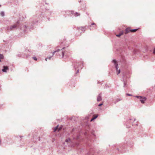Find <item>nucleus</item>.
<instances>
[{
    "instance_id": "obj_1",
    "label": "nucleus",
    "mask_w": 155,
    "mask_h": 155,
    "mask_svg": "<svg viewBox=\"0 0 155 155\" xmlns=\"http://www.w3.org/2000/svg\"><path fill=\"white\" fill-rule=\"evenodd\" d=\"M37 17L36 16L34 15L32 18L30 19L29 21L28 22L27 24L24 25L21 28V29L24 30V31L26 32L28 30L31 31L33 29L34 25L38 21Z\"/></svg>"
},
{
    "instance_id": "obj_2",
    "label": "nucleus",
    "mask_w": 155,
    "mask_h": 155,
    "mask_svg": "<svg viewBox=\"0 0 155 155\" xmlns=\"http://www.w3.org/2000/svg\"><path fill=\"white\" fill-rule=\"evenodd\" d=\"M19 24V21H17V22L13 25H11L10 26H8L6 28V29L8 31H12L17 27Z\"/></svg>"
},
{
    "instance_id": "obj_3",
    "label": "nucleus",
    "mask_w": 155,
    "mask_h": 155,
    "mask_svg": "<svg viewBox=\"0 0 155 155\" xmlns=\"http://www.w3.org/2000/svg\"><path fill=\"white\" fill-rule=\"evenodd\" d=\"M87 27L86 26H81L78 28L77 30L78 31V34L77 36H79L81 35L82 33H84Z\"/></svg>"
},
{
    "instance_id": "obj_4",
    "label": "nucleus",
    "mask_w": 155,
    "mask_h": 155,
    "mask_svg": "<svg viewBox=\"0 0 155 155\" xmlns=\"http://www.w3.org/2000/svg\"><path fill=\"white\" fill-rule=\"evenodd\" d=\"M136 97L140 99V101L142 104H144L145 102V101L147 100V98L146 97H142L141 96H136Z\"/></svg>"
},
{
    "instance_id": "obj_5",
    "label": "nucleus",
    "mask_w": 155,
    "mask_h": 155,
    "mask_svg": "<svg viewBox=\"0 0 155 155\" xmlns=\"http://www.w3.org/2000/svg\"><path fill=\"white\" fill-rule=\"evenodd\" d=\"M113 63H114L115 64V66L116 68V69L117 72V74H118L120 73V69H119L118 70V68H117V66L118 64L117 63V61L115 60H114L113 61Z\"/></svg>"
},
{
    "instance_id": "obj_6",
    "label": "nucleus",
    "mask_w": 155,
    "mask_h": 155,
    "mask_svg": "<svg viewBox=\"0 0 155 155\" xmlns=\"http://www.w3.org/2000/svg\"><path fill=\"white\" fill-rule=\"evenodd\" d=\"M130 27H128L126 28L125 29V34H126L129 33L130 32Z\"/></svg>"
},
{
    "instance_id": "obj_7",
    "label": "nucleus",
    "mask_w": 155,
    "mask_h": 155,
    "mask_svg": "<svg viewBox=\"0 0 155 155\" xmlns=\"http://www.w3.org/2000/svg\"><path fill=\"white\" fill-rule=\"evenodd\" d=\"M71 14L75 17H77L80 15V14L79 13L74 12V11L71 12Z\"/></svg>"
},
{
    "instance_id": "obj_8",
    "label": "nucleus",
    "mask_w": 155,
    "mask_h": 155,
    "mask_svg": "<svg viewBox=\"0 0 155 155\" xmlns=\"http://www.w3.org/2000/svg\"><path fill=\"white\" fill-rule=\"evenodd\" d=\"M4 68L2 69V71L4 72H6V70H8V67L7 66H4Z\"/></svg>"
},
{
    "instance_id": "obj_9",
    "label": "nucleus",
    "mask_w": 155,
    "mask_h": 155,
    "mask_svg": "<svg viewBox=\"0 0 155 155\" xmlns=\"http://www.w3.org/2000/svg\"><path fill=\"white\" fill-rule=\"evenodd\" d=\"M58 125L56 127H55L54 129V131H56L58 130L59 131L61 130V127H60L59 128H58Z\"/></svg>"
},
{
    "instance_id": "obj_10",
    "label": "nucleus",
    "mask_w": 155,
    "mask_h": 155,
    "mask_svg": "<svg viewBox=\"0 0 155 155\" xmlns=\"http://www.w3.org/2000/svg\"><path fill=\"white\" fill-rule=\"evenodd\" d=\"M123 31H121L120 33L116 35V36L118 38H120V36L124 34Z\"/></svg>"
},
{
    "instance_id": "obj_11",
    "label": "nucleus",
    "mask_w": 155,
    "mask_h": 155,
    "mask_svg": "<svg viewBox=\"0 0 155 155\" xmlns=\"http://www.w3.org/2000/svg\"><path fill=\"white\" fill-rule=\"evenodd\" d=\"M98 117V115H93V118L91 119V121H92L94 120L96 118Z\"/></svg>"
},
{
    "instance_id": "obj_12",
    "label": "nucleus",
    "mask_w": 155,
    "mask_h": 155,
    "mask_svg": "<svg viewBox=\"0 0 155 155\" xmlns=\"http://www.w3.org/2000/svg\"><path fill=\"white\" fill-rule=\"evenodd\" d=\"M102 98L101 96L99 95L97 97V101H100L101 100Z\"/></svg>"
},
{
    "instance_id": "obj_13",
    "label": "nucleus",
    "mask_w": 155,
    "mask_h": 155,
    "mask_svg": "<svg viewBox=\"0 0 155 155\" xmlns=\"http://www.w3.org/2000/svg\"><path fill=\"white\" fill-rule=\"evenodd\" d=\"M138 29H130V32H135L136 31H137V30Z\"/></svg>"
},
{
    "instance_id": "obj_14",
    "label": "nucleus",
    "mask_w": 155,
    "mask_h": 155,
    "mask_svg": "<svg viewBox=\"0 0 155 155\" xmlns=\"http://www.w3.org/2000/svg\"><path fill=\"white\" fill-rule=\"evenodd\" d=\"M0 15L2 17H4L5 15V12L4 11H1L0 12Z\"/></svg>"
},
{
    "instance_id": "obj_15",
    "label": "nucleus",
    "mask_w": 155,
    "mask_h": 155,
    "mask_svg": "<svg viewBox=\"0 0 155 155\" xmlns=\"http://www.w3.org/2000/svg\"><path fill=\"white\" fill-rule=\"evenodd\" d=\"M94 26L92 27L91 25H90V26H89V29H90V30H94Z\"/></svg>"
},
{
    "instance_id": "obj_16",
    "label": "nucleus",
    "mask_w": 155,
    "mask_h": 155,
    "mask_svg": "<svg viewBox=\"0 0 155 155\" xmlns=\"http://www.w3.org/2000/svg\"><path fill=\"white\" fill-rule=\"evenodd\" d=\"M60 49H58L56 51H54V52H53V55H52V56H53V55H54V54L55 52H58V51H60Z\"/></svg>"
},
{
    "instance_id": "obj_17",
    "label": "nucleus",
    "mask_w": 155,
    "mask_h": 155,
    "mask_svg": "<svg viewBox=\"0 0 155 155\" xmlns=\"http://www.w3.org/2000/svg\"><path fill=\"white\" fill-rule=\"evenodd\" d=\"M33 58L34 60L35 61L37 60V58H36V57H33Z\"/></svg>"
},
{
    "instance_id": "obj_18",
    "label": "nucleus",
    "mask_w": 155,
    "mask_h": 155,
    "mask_svg": "<svg viewBox=\"0 0 155 155\" xmlns=\"http://www.w3.org/2000/svg\"><path fill=\"white\" fill-rule=\"evenodd\" d=\"M70 140V139H66V140L65 141L66 142H68Z\"/></svg>"
},
{
    "instance_id": "obj_19",
    "label": "nucleus",
    "mask_w": 155,
    "mask_h": 155,
    "mask_svg": "<svg viewBox=\"0 0 155 155\" xmlns=\"http://www.w3.org/2000/svg\"><path fill=\"white\" fill-rule=\"evenodd\" d=\"M95 25L96 24L94 23H92L91 24V25Z\"/></svg>"
},
{
    "instance_id": "obj_20",
    "label": "nucleus",
    "mask_w": 155,
    "mask_h": 155,
    "mask_svg": "<svg viewBox=\"0 0 155 155\" xmlns=\"http://www.w3.org/2000/svg\"><path fill=\"white\" fill-rule=\"evenodd\" d=\"M153 53L154 54H155V48H154V50H153Z\"/></svg>"
},
{
    "instance_id": "obj_21",
    "label": "nucleus",
    "mask_w": 155,
    "mask_h": 155,
    "mask_svg": "<svg viewBox=\"0 0 155 155\" xmlns=\"http://www.w3.org/2000/svg\"><path fill=\"white\" fill-rule=\"evenodd\" d=\"M103 105V104H102H102H99L98 105V106H101V105Z\"/></svg>"
},
{
    "instance_id": "obj_22",
    "label": "nucleus",
    "mask_w": 155,
    "mask_h": 155,
    "mask_svg": "<svg viewBox=\"0 0 155 155\" xmlns=\"http://www.w3.org/2000/svg\"><path fill=\"white\" fill-rule=\"evenodd\" d=\"M62 55L63 56H64V53L63 52H62Z\"/></svg>"
},
{
    "instance_id": "obj_23",
    "label": "nucleus",
    "mask_w": 155,
    "mask_h": 155,
    "mask_svg": "<svg viewBox=\"0 0 155 155\" xmlns=\"http://www.w3.org/2000/svg\"><path fill=\"white\" fill-rule=\"evenodd\" d=\"M126 95H128V96H130V95H130V94H126Z\"/></svg>"
},
{
    "instance_id": "obj_24",
    "label": "nucleus",
    "mask_w": 155,
    "mask_h": 155,
    "mask_svg": "<svg viewBox=\"0 0 155 155\" xmlns=\"http://www.w3.org/2000/svg\"><path fill=\"white\" fill-rule=\"evenodd\" d=\"M47 58H46L45 59V61H47Z\"/></svg>"
},
{
    "instance_id": "obj_25",
    "label": "nucleus",
    "mask_w": 155,
    "mask_h": 155,
    "mask_svg": "<svg viewBox=\"0 0 155 155\" xmlns=\"http://www.w3.org/2000/svg\"><path fill=\"white\" fill-rule=\"evenodd\" d=\"M51 57H49V59H51Z\"/></svg>"
},
{
    "instance_id": "obj_26",
    "label": "nucleus",
    "mask_w": 155,
    "mask_h": 155,
    "mask_svg": "<svg viewBox=\"0 0 155 155\" xmlns=\"http://www.w3.org/2000/svg\"><path fill=\"white\" fill-rule=\"evenodd\" d=\"M124 86H125V83H124Z\"/></svg>"
},
{
    "instance_id": "obj_27",
    "label": "nucleus",
    "mask_w": 155,
    "mask_h": 155,
    "mask_svg": "<svg viewBox=\"0 0 155 155\" xmlns=\"http://www.w3.org/2000/svg\"><path fill=\"white\" fill-rule=\"evenodd\" d=\"M1 6V5H0V6Z\"/></svg>"
}]
</instances>
